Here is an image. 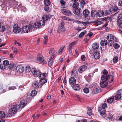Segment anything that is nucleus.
Listing matches in <instances>:
<instances>
[{
	"instance_id": "nucleus-31",
	"label": "nucleus",
	"mask_w": 122,
	"mask_h": 122,
	"mask_svg": "<svg viewBox=\"0 0 122 122\" xmlns=\"http://www.w3.org/2000/svg\"><path fill=\"white\" fill-rule=\"evenodd\" d=\"M37 92L35 90H33L31 92L30 95L31 96L34 97L37 94Z\"/></svg>"
},
{
	"instance_id": "nucleus-37",
	"label": "nucleus",
	"mask_w": 122,
	"mask_h": 122,
	"mask_svg": "<svg viewBox=\"0 0 122 122\" xmlns=\"http://www.w3.org/2000/svg\"><path fill=\"white\" fill-rule=\"evenodd\" d=\"M86 33V30H84V31L81 32L79 35V38L83 36H84L85 33Z\"/></svg>"
},
{
	"instance_id": "nucleus-42",
	"label": "nucleus",
	"mask_w": 122,
	"mask_h": 122,
	"mask_svg": "<svg viewBox=\"0 0 122 122\" xmlns=\"http://www.w3.org/2000/svg\"><path fill=\"white\" fill-rule=\"evenodd\" d=\"M121 97V95L120 94H117L115 97V99L116 100H118L120 99Z\"/></svg>"
},
{
	"instance_id": "nucleus-45",
	"label": "nucleus",
	"mask_w": 122,
	"mask_h": 122,
	"mask_svg": "<svg viewBox=\"0 0 122 122\" xmlns=\"http://www.w3.org/2000/svg\"><path fill=\"white\" fill-rule=\"evenodd\" d=\"M14 65L13 64H10L9 66V68L10 70H13L14 68Z\"/></svg>"
},
{
	"instance_id": "nucleus-33",
	"label": "nucleus",
	"mask_w": 122,
	"mask_h": 122,
	"mask_svg": "<svg viewBox=\"0 0 122 122\" xmlns=\"http://www.w3.org/2000/svg\"><path fill=\"white\" fill-rule=\"evenodd\" d=\"M44 3L46 6H48L51 4L50 1L49 0H45L44 1Z\"/></svg>"
},
{
	"instance_id": "nucleus-58",
	"label": "nucleus",
	"mask_w": 122,
	"mask_h": 122,
	"mask_svg": "<svg viewBox=\"0 0 122 122\" xmlns=\"http://www.w3.org/2000/svg\"><path fill=\"white\" fill-rule=\"evenodd\" d=\"M63 83L65 85H66V77H65L64 79L63 80Z\"/></svg>"
},
{
	"instance_id": "nucleus-39",
	"label": "nucleus",
	"mask_w": 122,
	"mask_h": 122,
	"mask_svg": "<svg viewBox=\"0 0 122 122\" xmlns=\"http://www.w3.org/2000/svg\"><path fill=\"white\" fill-rule=\"evenodd\" d=\"M5 28L3 26H0V31L1 32H4L5 30Z\"/></svg>"
},
{
	"instance_id": "nucleus-60",
	"label": "nucleus",
	"mask_w": 122,
	"mask_h": 122,
	"mask_svg": "<svg viewBox=\"0 0 122 122\" xmlns=\"http://www.w3.org/2000/svg\"><path fill=\"white\" fill-rule=\"evenodd\" d=\"M75 22L77 24H81V23H82V22H81L78 20H76Z\"/></svg>"
},
{
	"instance_id": "nucleus-22",
	"label": "nucleus",
	"mask_w": 122,
	"mask_h": 122,
	"mask_svg": "<svg viewBox=\"0 0 122 122\" xmlns=\"http://www.w3.org/2000/svg\"><path fill=\"white\" fill-rule=\"evenodd\" d=\"M81 9L80 8H75L73 11V13L75 15H78L81 12Z\"/></svg>"
},
{
	"instance_id": "nucleus-28",
	"label": "nucleus",
	"mask_w": 122,
	"mask_h": 122,
	"mask_svg": "<svg viewBox=\"0 0 122 122\" xmlns=\"http://www.w3.org/2000/svg\"><path fill=\"white\" fill-rule=\"evenodd\" d=\"M6 116L5 112L2 111H0V118H4Z\"/></svg>"
},
{
	"instance_id": "nucleus-23",
	"label": "nucleus",
	"mask_w": 122,
	"mask_h": 122,
	"mask_svg": "<svg viewBox=\"0 0 122 122\" xmlns=\"http://www.w3.org/2000/svg\"><path fill=\"white\" fill-rule=\"evenodd\" d=\"M49 53L50 55H52V56L54 55V57L56 54V53L55 52L54 49L53 48H52L50 49L49 51Z\"/></svg>"
},
{
	"instance_id": "nucleus-9",
	"label": "nucleus",
	"mask_w": 122,
	"mask_h": 122,
	"mask_svg": "<svg viewBox=\"0 0 122 122\" xmlns=\"http://www.w3.org/2000/svg\"><path fill=\"white\" fill-rule=\"evenodd\" d=\"M61 11L62 13L66 15L70 16L71 15V12L67 10L62 9L61 10Z\"/></svg>"
},
{
	"instance_id": "nucleus-4",
	"label": "nucleus",
	"mask_w": 122,
	"mask_h": 122,
	"mask_svg": "<svg viewBox=\"0 0 122 122\" xmlns=\"http://www.w3.org/2000/svg\"><path fill=\"white\" fill-rule=\"evenodd\" d=\"M32 27V25L29 24L28 25L24 26L22 28V31L23 32L27 33L30 31Z\"/></svg>"
},
{
	"instance_id": "nucleus-8",
	"label": "nucleus",
	"mask_w": 122,
	"mask_h": 122,
	"mask_svg": "<svg viewBox=\"0 0 122 122\" xmlns=\"http://www.w3.org/2000/svg\"><path fill=\"white\" fill-rule=\"evenodd\" d=\"M64 23L62 22L58 27L57 31L59 32H60L63 31L65 30V28L64 27Z\"/></svg>"
},
{
	"instance_id": "nucleus-34",
	"label": "nucleus",
	"mask_w": 122,
	"mask_h": 122,
	"mask_svg": "<svg viewBox=\"0 0 122 122\" xmlns=\"http://www.w3.org/2000/svg\"><path fill=\"white\" fill-rule=\"evenodd\" d=\"M34 87L36 88H37L39 87V84L38 81H36L34 82Z\"/></svg>"
},
{
	"instance_id": "nucleus-14",
	"label": "nucleus",
	"mask_w": 122,
	"mask_h": 122,
	"mask_svg": "<svg viewBox=\"0 0 122 122\" xmlns=\"http://www.w3.org/2000/svg\"><path fill=\"white\" fill-rule=\"evenodd\" d=\"M87 67V66L85 65L81 66L79 68L78 71L79 72L81 73L85 70Z\"/></svg>"
},
{
	"instance_id": "nucleus-36",
	"label": "nucleus",
	"mask_w": 122,
	"mask_h": 122,
	"mask_svg": "<svg viewBox=\"0 0 122 122\" xmlns=\"http://www.w3.org/2000/svg\"><path fill=\"white\" fill-rule=\"evenodd\" d=\"M42 18L44 22L45 21L47 20L48 18V16L47 15H44L43 16Z\"/></svg>"
},
{
	"instance_id": "nucleus-62",
	"label": "nucleus",
	"mask_w": 122,
	"mask_h": 122,
	"mask_svg": "<svg viewBox=\"0 0 122 122\" xmlns=\"http://www.w3.org/2000/svg\"><path fill=\"white\" fill-rule=\"evenodd\" d=\"M109 11L108 10H107L105 13V15H109L110 14V13H109Z\"/></svg>"
},
{
	"instance_id": "nucleus-64",
	"label": "nucleus",
	"mask_w": 122,
	"mask_h": 122,
	"mask_svg": "<svg viewBox=\"0 0 122 122\" xmlns=\"http://www.w3.org/2000/svg\"><path fill=\"white\" fill-rule=\"evenodd\" d=\"M122 120V116H120L119 117V118L118 119V121H119Z\"/></svg>"
},
{
	"instance_id": "nucleus-11",
	"label": "nucleus",
	"mask_w": 122,
	"mask_h": 122,
	"mask_svg": "<svg viewBox=\"0 0 122 122\" xmlns=\"http://www.w3.org/2000/svg\"><path fill=\"white\" fill-rule=\"evenodd\" d=\"M27 101L26 100H22L19 105V107L20 108H23L26 105Z\"/></svg>"
},
{
	"instance_id": "nucleus-52",
	"label": "nucleus",
	"mask_w": 122,
	"mask_h": 122,
	"mask_svg": "<svg viewBox=\"0 0 122 122\" xmlns=\"http://www.w3.org/2000/svg\"><path fill=\"white\" fill-rule=\"evenodd\" d=\"M107 107V104L106 103H104L102 105V107L103 110L106 108Z\"/></svg>"
},
{
	"instance_id": "nucleus-47",
	"label": "nucleus",
	"mask_w": 122,
	"mask_h": 122,
	"mask_svg": "<svg viewBox=\"0 0 122 122\" xmlns=\"http://www.w3.org/2000/svg\"><path fill=\"white\" fill-rule=\"evenodd\" d=\"M81 61H85L86 59L85 56L84 55L81 56Z\"/></svg>"
},
{
	"instance_id": "nucleus-24",
	"label": "nucleus",
	"mask_w": 122,
	"mask_h": 122,
	"mask_svg": "<svg viewBox=\"0 0 122 122\" xmlns=\"http://www.w3.org/2000/svg\"><path fill=\"white\" fill-rule=\"evenodd\" d=\"M104 13V12L102 10H98L97 12V16H102L103 15Z\"/></svg>"
},
{
	"instance_id": "nucleus-32",
	"label": "nucleus",
	"mask_w": 122,
	"mask_h": 122,
	"mask_svg": "<svg viewBox=\"0 0 122 122\" xmlns=\"http://www.w3.org/2000/svg\"><path fill=\"white\" fill-rule=\"evenodd\" d=\"M79 4L78 2H75L72 5V7L74 8H76L78 6Z\"/></svg>"
},
{
	"instance_id": "nucleus-44",
	"label": "nucleus",
	"mask_w": 122,
	"mask_h": 122,
	"mask_svg": "<svg viewBox=\"0 0 122 122\" xmlns=\"http://www.w3.org/2000/svg\"><path fill=\"white\" fill-rule=\"evenodd\" d=\"M83 91L85 93H87L89 91V89L87 88H85L83 89Z\"/></svg>"
},
{
	"instance_id": "nucleus-15",
	"label": "nucleus",
	"mask_w": 122,
	"mask_h": 122,
	"mask_svg": "<svg viewBox=\"0 0 122 122\" xmlns=\"http://www.w3.org/2000/svg\"><path fill=\"white\" fill-rule=\"evenodd\" d=\"M72 88L74 90L76 91H78L80 89V87L78 84H74L73 85Z\"/></svg>"
},
{
	"instance_id": "nucleus-10",
	"label": "nucleus",
	"mask_w": 122,
	"mask_h": 122,
	"mask_svg": "<svg viewBox=\"0 0 122 122\" xmlns=\"http://www.w3.org/2000/svg\"><path fill=\"white\" fill-rule=\"evenodd\" d=\"M37 59L39 62L43 63H45V61L44 59L42 56L41 54H38L37 56Z\"/></svg>"
},
{
	"instance_id": "nucleus-29",
	"label": "nucleus",
	"mask_w": 122,
	"mask_h": 122,
	"mask_svg": "<svg viewBox=\"0 0 122 122\" xmlns=\"http://www.w3.org/2000/svg\"><path fill=\"white\" fill-rule=\"evenodd\" d=\"M83 15L85 16H87L89 13V12L87 10H85L83 12Z\"/></svg>"
},
{
	"instance_id": "nucleus-61",
	"label": "nucleus",
	"mask_w": 122,
	"mask_h": 122,
	"mask_svg": "<svg viewBox=\"0 0 122 122\" xmlns=\"http://www.w3.org/2000/svg\"><path fill=\"white\" fill-rule=\"evenodd\" d=\"M93 35V34L92 32H90L88 34L87 36H89V37Z\"/></svg>"
},
{
	"instance_id": "nucleus-63",
	"label": "nucleus",
	"mask_w": 122,
	"mask_h": 122,
	"mask_svg": "<svg viewBox=\"0 0 122 122\" xmlns=\"http://www.w3.org/2000/svg\"><path fill=\"white\" fill-rule=\"evenodd\" d=\"M47 98L48 100H50L51 98V96L50 95H48L47 97Z\"/></svg>"
},
{
	"instance_id": "nucleus-50",
	"label": "nucleus",
	"mask_w": 122,
	"mask_h": 122,
	"mask_svg": "<svg viewBox=\"0 0 122 122\" xmlns=\"http://www.w3.org/2000/svg\"><path fill=\"white\" fill-rule=\"evenodd\" d=\"M64 47H61L60 49L59 50L58 52V53L59 54H61L62 51L64 49Z\"/></svg>"
},
{
	"instance_id": "nucleus-54",
	"label": "nucleus",
	"mask_w": 122,
	"mask_h": 122,
	"mask_svg": "<svg viewBox=\"0 0 122 122\" xmlns=\"http://www.w3.org/2000/svg\"><path fill=\"white\" fill-rule=\"evenodd\" d=\"M80 1L81 2V4L83 5L86 4L85 0H80Z\"/></svg>"
},
{
	"instance_id": "nucleus-27",
	"label": "nucleus",
	"mask_w": 122,
	"mask_h": 122,
	"mask_svg": "<svg viewBox=\"0 0 122 122\" xmlns=\"http://www.w3.org/2000/svg\"><path fill=\"white\" fill-rule=\"evenodd\" d=\"M47 82V80L45 78L42 79L40 81V83L41 84H43L46 83Z\"/></svg>"
},
{
	"instance_id": "nucleus-46",
	"label": "nucleus",
	"mask_w": 122,
	"mask_h": 122,
	"mask_svg": "<svg viewBox=\"0 0 122 122\" xmlns=\"http://www.w3.org/2000/svg\"><path fill=\"white\" fill-rule=\"evenodd\" d=\"M45 39V41L44 42V43L45 44H46V42L47 41L48 39V36H45L44 37Z\"/></svg>"
},
{
	"instance_id": "nucleus-3",
	"label": "nucleus",
	"mask_w": 122,
	"mask_h": 122,
	"mask_svg": "<svg viewBox=\"0 0 122 122\" xmlns=\"http://www.w3.org/2000/svg\"><path fill=\"white\" fill-rule=\"evenodd\" d=\"M114 36L111 34H108L106 37V39L108 41V45L109 46H112L114 42Z\"/></svg>"
},
{
	"instance_id": "nucleus-55",
	"label": "nucleus",
	"mask_w": 122,
	"mask_h": 122,
	"mask_svg": "<svg viewBox=\"0 0 122 122\" xmlns=\"http://www.w3.org/2000/svg\"><path fill=\"white\" fill-rule=\"evenodd\" d=\"M61 18H62V19H63L64 20H68L69 19V18H68L67 17H66V16H62Z\"/></svg>"
},
{
	"instance_id": "nucleus-13",
	"label": "nucleus",
	"mask_w": 122,
	"mask_h": 122,
	"mask_svg": "<svg viewBox=\"0 0 122 122\" xmlns=\"http://www.w3.org/2000/svg\"><path fill=\"white\" fill-rule=\"evenodd\" d=\"M69 81L70 85H73L76 83V81L74 77H71L69 80Z\"/></svg>"
},
{
	"instance_id": "nucleus-20",
	"label": "nucleus",
	"mask_w": 122,
	"mask_h": 122,
	"mask_svg": "<svg viewBox=\"0 0 122 122\" xmlns=\"http://www.w3.org/2000/svg\"><path fill=\"white\" fill-rule=\"evenodd\" d=\"M101 46H104L107 45L108 44V42L107 40H102L100 42Z\"/></svg>"
},
{
	"instance_id": "nucleus-38",
	"label": "nucleus",
	"mask_w": 122,
	"mask_h": 122,
	"mask_svg": "<svg viewBox=\"0 0 122 122\" xmlns=\"http://www.w3.org/2000/svg\"><path fill=\"white\" fill-rule=\"evenodd\" d=\"M9 61L8 60H4L3 62V64L4 65L7 66L9 65Z\"/></svg>"
},
{
	"instance_id": "nucleus-21",
	"label": "nucleus",
	"mask_w": 122,
	"mask_h": 122,
	"mask_svg": "<svg viewBox=\"0 0 122 122\" xmlns=\"http://www.w3.org/2000/svg\"><path fill=\"white\" fill-rule=\"evenodd\" d=\"M93 55L95 59H99L100 56V53L98 52H96Z\"/></svg>"
},
{
	"instance_id": "nucleus-12",
	"label": "nucleus",
	"mask_w": 122,
	"mask_h": 122,
	"mask_svg": "<svg viewBox=\"0 0 122 122\" xmlns=\"http://www.w3.org/2000/svg\"><path fill=\"white\" fill-rule=\"evenodd\" d=\"M15 69L17 72L19 73L22 72L24 70V67L23 66L20 65L17 66Z\"/></svg>"
},
{
	"instance_id": "nucleus-25",
	"label": "nucleus",
	"mask_w": 122,
	"mask_h": 122,
	"mask_svg": "<svg viewBox=\"0 0 122 122\" xmlns=\"http://www.w3.org/2000/svg\"><path fill=\"white\" fill-rule=\"evenodd\" d=\"M31 68L29 66H26L25 68V71H26L27 73L31 72Z\"/></svg>"
},
{
	"instance_id": "nucleus-56",
	"label": "nucleus",
	"mask_w": 122,
	"mask_h": 122,
	"mask_svg": "<svg viewBox=\"0 0 122 122\" xmlns=\"http://www.w3.org/2000/svg\"><path fill=\"white\" fill-rule=\"evenodd\" d=\"M119 27L120 29H122V22L120 23H118Z\"/></svg>"
},
{
	"instance_id": "nucleus-40",
	"label": "nucleus",
	"mask_w": 122,
	"mask_h": 122,
	"mask_svg": "<svg viewBox=\"0 0 122 122\" xmlns=\"http://www.w3.org/2000/svg\"><path fill=\"white\" fill-rule=\"evenodd\" d=\"M87 114L89 116H91L92 114V109L89 107L88 108V110H87Z\"/></svg>"
},
{
	"instance_id": "nucleus-26",
	"label": "nucleus",
	"mask_w": 122,
	"mask_h": 122,
	"mask_svg": "<svg viewBox=\"0 0 122 122\" xmlns=\"http://www.w3.org/2000/svg\"><path fill=\"white\" fill-rule=\"evenodd\" d=\"M91 15L92 17H94L97 16V12L95 10H93L91 11Z\"/></svg>"
},
{
	"instance_id": "nucleus-53",
	"label": "nucleus",
	"mask_w": 122,
	"mask_h": 122,
	"mask_svg": "<svg viewBox=\"0 0 122 122\" xmlns=\"http://www.w3.org/2000/svg\"><path fill=\"white\" fill-rule=\"evenodd\" d=\"M0 68L1 69L3 70L5 68V66L3 64H0Z\"/></svg>"
},
{
	"instance_id": "nucleus-49",
	"label": "nucleus",
	"mask_w": 122,
	"mask_h": 122,
	"mask_svg": "<svg viewBox=\"0 0 122 122\" xmlns=\"http://www.w3.org/2000/svg\"><path fill=\"white\" fill-rule=\"evenodd\" d=\"M113 9L114 11L116 12L118 10H120L118 7L116 6L114 7Z\"/></svg>"
},
{
	"instance_id": "nucleus-59",
	"label": "nucleus",
	"mask_w": 122,
	"mask_h": 122,
	"mask_svg": "<svg viewBox=\"0 0 122 122\" xmlns=\"http://www.w3.org/2000/svg\"><path fill=\"white\" fill-rule=\"evenodd\" d=\"M60 2L61 4L62 5H65L66 3L65 1H63V0H61Z\"/></svg>"
},
{
	"instance_id": "nucleus-41",
	"label": "nucleus",
	"mask_w": 122,
	"mask_h": 122,
	"mask_svg": "<svg viewBox=\"0 0 122 122\" xmlns=\"http://www.w3.org/2000/svg\"><path fill=\"white\" fill-rule=\"evenodd\" d=\"M118 57L117 56H116L114 57L113 60V62L115 63H116L118 60Z\"/></svg>"
},
{
	"instance_id": "nucleus-16",
	"label": "nucleus",
	"mask_w": 122,
	"mask_h": 122,
	"mask_svg": "<svg viewBox=\"0 0 122 122\" xmlns=\"http://www.w3.org/2000/svg\"><path fill=\"white\" fill-rule=\"evenodd\" d=\"M92 92L93 94H97L101 92V90L99 87L95 88L93 89Z\"/></svg>"
},
{
	"instance_id": "nucleus-35",
	"label": "nucleus",
	"mask_w": 122,
	"mask_h": 122,
	"mask_svg": "<svg viewBox=\"0 0 122 122\" xmlns=\"http://www.w3.org/2000/svg\"><path fill=\"white\" fill-rule=\"evenodd\" d=\"M114 99L113 98L111 97L108 99L107 100V102L110 103H112L114 101Z\"/></svg>"
},
{
	"instance_id": "nucleus-30",
	"label": "nucleus",
	"mask_w": 122,
	"mask_h": 122,
	"mask_svg": "<svg viewBox=\"0 0 122 122\" xmlns=\"http://www.w3.org/2000/svg\"><path fill=\"white\" fill-rule=\"evenodd\" d=\"M101 115L102 117H105L106 116V114L105 113V110H103L102 111H101Z\"/></svg>"
},
{
	"instance_id": "nucleus-48",
	"label": "nucleus",
	"mask_w": 122,
	"mask_h": 122,
	"mask_svg": "<svg viewBox=\"0 0 122 122\" xmlns=\"http://www.w3.org/2000/svg\"><path fill=\"white\" fill-rule=\"evenodd\" d=\"M16 88V87L15 86L10 87L9 88L8 90H13Z\"/></svg>"
},
{
	"instance_id": "nucleus-2",
	"label": "nucleus",
	"mask_w": 122,
	"mask_h": 122,
	"mask_svg": "<svg viewBox=\"0 0 122 122\" xmlns=\"http://www.w3.org/2000/svg\"><path fill=\"white\" fill-rule=\"evenodd\" d=\"M31 72L35 76H38L40 80L45 78L47 75L46 73L39 72L35 68H32Z\"/></svg>"
},
{
	"instance_id": "nucleus-1",
	"label": "nucleus",
	"mask_w": 122,
	"mask_h": 122,
	"mask_svg": "<svg viewBox=\"0 0 122 122\" xmlns=\"http://www.w3.org/2000/svg\"><path fill=\"white\" fill-rule=\"evenodd\" d=\"M102 74L101 77L102 81L100 83V86L102 88H104L107 86L108 84L107 81L109 83H111L113 81L112 76L111 75H107L108 72L104 70L102 72Z\"/></svg>"
},
{
	"instance_id": "nucleus-5",
	"label": "nucleus",
	"mask_w": 122,
	"mask_h": 122,
	"mask_svg": "<svg viewBox=\"0 0 122 122\" xmlns=\"http://www.w3.org/2000/svg\"><path fill=\"white\" fill-rule=\"evenodd\" d=\"M45 24V22L41 20L39 22H35L33 25V27L35 28H37L41 27L44 26Z\"/></svg>"
},
{
	"instance_id": "nucleus-17",
	"label": "nucleus",
	"mask_w": 122,
	"mask_h": 122,
	"mask_svg": "<svg viewBox=\"0 0 122 122\" xmlns=\"http://www.w3.org/2000/svg\"><path fill=\"white\" fill-rule=\"evenodd\" d=\"M99 46L98 43L95 42L92 45V48L93 50H97Z\"/></svg>"
},
{
	"instance_id": "nucleus-6",
	"label": "nucleus",
	"mask_w": 122,
	"mask_h": 122,
	"mask_svg": "<svg viewBox=\"0 0 122 122\" xmlns=\"http://www.w3.org/2000/svg\"><path fill=\"white\" fill-rule=\"evenodd\" d=\"M18 106L17 105H15L13 106L9 110V113L11 114H15L17 111Z\"/></svg>"
},
{
	"instance_id": "nucleus-7",
	"label": "nucleus",
	"mask_w": 122,
	"mask_h": 122,
	"mask_svg": "<svg viewBox=\"0 0 122 122\" xmlns=\"http://www.w3.org/2000/svg\"><path fill=\"white\" fill-rule=\"evenodd\" d=\"M13 32L15 33H18L21 31V28L17 25L14 24L13 25Z\"/></svg>"
},
{
	"instance_id": "nucleus-18",
	"label": "nucleus",
	"mask_w": 122,
	"mask_h": 122,
	"mask_svg": "<svg viewBox=\"0 0 122 122\" xmlns=\"http://www.w3.org/2000/svg\"><path fill=\"white\" fill-rule=\"evenodd\" d=\"M54 57V56L53 55L51 56V57H50L48 63L49 66H51L52 65Z\"/></svg>"
},
{
	"instance_id": "nucleus-19",
	"label": "nucleus",
	"mask_w": 122,
	"mask_h": 122,
	"mask_svg": "<svg viewBox=\"0 0 122 122\" xmlns=\"http://www.w3.org/2000/svg\"><path fill=\"white\" fill-rule=\"evenodd\" d=\"M117 19L118 23H120L122 22V13L118 15Z\"/></svg>"
},
{
	"instance_id": "nucleus-43",
	"label": "nucleus",
	"mask_w": 122,
	"mask_h": 122,
	"mask_svg": "<svg viewBox=\"0 0 122 122\" xmlns=\"http://www.w3.org/2000/svg\"><path fill=\"white\" fill-rule=\"evenodd\" d=\"M114 48L116 49H117L119 48V45L117 43H115L113 44Z\"/></svg>"
},
{
	"instance_id": "nucleus-51",
	"label": "nucleus",
	"mask_w": 122,
	"mask_h": 122,
	"mask_svg": "<svg viewBox=\"0 0 122 122\" xmlns=\"http://www.w3.org/2000/svg\"><path fill=\"white\" fill-rule=\"evenodd\" d=\"M74 45V43H73L70 44L68 47L69 49H70Z\"/></svg>"
},
{
	"instance_id": "nucleus-57",
	"label": "nucleus",
	"mask_w": 122,
	"mask_h": 122,
	"mask_svg": "<svg viewBox=\"0 0 122 122\" xmlns=\"http://www.w3.org/2000/svg\"><path fill=\"white\" fill-rule=\"evenodd\" d=\"M48 6H46L44 7V9L45 11H47L49 10V7Z\"/></svg>"
}]
</instances>
